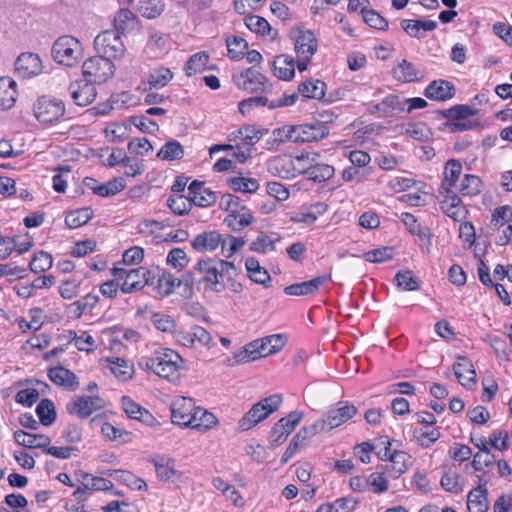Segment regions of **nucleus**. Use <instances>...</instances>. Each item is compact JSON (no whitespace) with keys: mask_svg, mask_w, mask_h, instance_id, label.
<instances>
[{"mask_svg":"<svg viewBox=\"0 0 512 512\" xmlns=\"http://www.w3.org/2000/svg\"><path fill=\"white\" fill-rule=\"evenodd\" d=\"M138 365L141 369L153 372L160 378L169 381L178 380L184 367V360L174 350L160 347L151 355L142 356Z\"/></svg>","mask_w":512,"mask_h":512,"instance_id":"f257e3e1","label":"nucleus"},{"mask_svg":"<svg viewBox=\"0 0 512 512\" xmlns=\"http://www.w3.org/2000/svg\"><path fill=\"white\" fill-rule=\"evenodd\" d=\"M235 271L232 262L214 258L200 259L193 267L194 274L199 275V283L204 284L205 289L217 293L225 290V282L232 279Z\"/></svg>","mask_w":512,"mask_h":512,"instance_id":"f03ea898","label":"nucleus"},{"mask_svg":"<svg viewBox=\"0 0 512 512\" xmlns=\"http://www.w3.org/2000/svg\"><path fill=\"white\" fill-rule=\"evenodd\" d=\"M286 344V338L282 334H272L260 339H256L243 348L235 352L226 359L228 366H236L248 363L257 359L276 354L283 349Z\"/></svg>","mask_w":512,"mask_h":512,"instance_id":"7ed1b4c3","label":"nucleus"},{"mask_svg":"<svg viewBox=\"0 0 512 512\" xmlns=\"http://www.w3.org/2000/svg\"><path fill=\"white\" fill-rule=\"evenodd\" d=\"M283 398L280 394H273L265 397L255 403L238 421V429L248 431L260 422L267 419L272 413L277 411Z\"/></svg>","mask_w":512,"mask_h":512,"instance_id":"20e7f679","label":"nucleus"},{"mask_svg":"<svg viewBox=\"0 0 512 512\" xmlns=\"http://www.w3.org/2000/svg\"><path fill=\"white\" fill-rule=\"evenodd\" d=\"M394 442L387 436L381 437L380 443L384 447L378 451V456L382 461L389 462L385 470L393 479H398L412 466V458L407 452L393 448Z\"/></svg>","mask_w":512,"mask_h":512,"instance_id":"39448f33","label":"nucleus"},{"mask_svg":"<svg viewBox=\"0 0 512 512\" xmlns=\"http://www.w3.org/2000/svg\"><path fill=\"white\" fill-rule=\"evenodd\" d=\"M52 57L60 65L74 67L83 58V46L73 36H61L52 46Z\"/></svg>","mask_w":512,"mask_h":512,"instance_id":"423d86ee","label":"nucleus"},{"mask_svg":"<svg viewBox=\"0 0 512 512\" xmlns=\"http://www.w3.org/2000/svg\"><path fill=\"white\" fill-rule=\"evenodd\" d=\"M111 273L115 280L120 282V290L125 294L142 290L150 279V271L144 267L127 269L114 266Z\"/></svg>","mask_w":512,"mask_h":512,"instance_id":"0eeeda50","label":"nucleus"},{"mask_svg":"<svg viewBox=\"0 0 512 512\" xmlns=\"http://www.w3.org/2000/svg\"><path fill=\"white\" fill-rule=\"evenodd\" d=\"M232 81L238 89L252 94L268 93L272 90L268 78L254 67L233 73Z\"/></svg>","mask_w":512,"mask_h":512,"instance_id":"6e6552de","label":"nucleus"},{"mask_svg":"<svg viewBox=\"0 0 512 512\" xmlns=\"http://www.w3.org/2000/svg\"><path fill=\"white\" fill-rule=\"evenodd\" d=\"M306 160L307 155L304 154L296 157L287 154L278 155L268 160L267 169L274 176L292 179L303 173L305 169L303 164Z\"/></svg>","mask_w":512,"mask_h":512,"instance_id":"1a4fd4ad","label":"nucleus"},{"mask_svg":"<svg viewBox=\"0 0 512 512\" xmlns=\"http://www.w3.org/2000/svg\"><path fill=\"white\" fill-rule=\"evenodd\" d=\"M83 77L93 84H102L113 77L114 63L100 55L93 56L84 61L82 65Z\"/></svg>","mask_w":512,"mask_h":512,"instance_id":"9d476101","label":"nucleus"},{"mask_svg":"<svg viewBox=\"0 0 512 512\" xmlns=\"http://www.w3.org/2000/svg\"><path fill=\"white\" fill-rule=\"evenodd\" d=\"M94 48L100 56L111 61L122 58L126 51L121 35L114 30H105L98 34L94 39Z\"/></svg>","mask_w":512,"mask_h":512,"instance_id":"9b49d317","label":"nucleus"},{"mask_svg":"<svg viewBox=\"0 0 512 512\" xmlns=\"http://www.w3.org/2000/svg\"><path fill=\"white\" fill-rule=\"evenodd\" d=\"M357 408L348 401H339L331 407L324 419L317 421L313 428L320 430H332L346 423L357 414Z\"/></svg>","mask_w":512,"mask_h":512,"instance_id":"f8f14e48","label":"nucleus"},{"mask_svg":"<svg viewBox=\"0 0 512 512\" xmlns=\"http://www.w3.org/2000/svg\"><path fill=\"white\" fill-rule=\"evenodd\" d=\"M294 46L297 56V68L301 72L305 71L312 56L318 49L317 38L311 30H299L295 36Z\"/></svg>","mask_w":512,"mask_h":512,"instance_id":"ddd939ff","label":"nucleus"},{"mask_svg":"<svg viewBox=\"0 0 512 512\" xmlns=\"http://www.w3.org/2000/svg\"><path fill=\"white\" fill-rule=\"evenodd\" d=\"M35 118L42 124H52L65 113L64 103L47 96L40 97L33 107Z\"/></svg>","mask_w":512,"mask_h":512,"instance_id":"4468645a","label":"nucleus"},{"mask_svg":"<svg viewBox=\"0 0 512 512\" xmlns=\"http://www.w3.org/2000/svg\"><path fill=\"white\" fill-rule=\"evenodd\" d=\"M303 418V413L292 411L286 417L281 418L270 432V443L273 447H278L284 443L288 436L294 431L295 427Z\"/></svg>","mask_w":512,"mask_h":512,"instance_id":"2eb2a0df","label":"nucleus"},{"mask_svg":"<svg viewBox=\"0 0 512 512\" xmlns=\"http://www.w3.org/2000/svg\"><path fill=\"white\" fill-rule=\"evenodd\" d=\"M439 202L442 211L454 221L465 219L467 210L455 190L439 191Z\"/></svg>","mask_w":512,"mask_h":512,"instance_id":"dca6fc26","label":"nucleus"},{"mask_svg":"<svg viewBox=\"0 0 512 512\" xmlns=\"http://www.w3.org/2000/svg\"><path fill=\"white\" fill-rule=\"evenodd\" d=\"M197 407L194 400L190 397H175L171 404L172 422L186 427Z\"/></svg>","mask_w":512,"mask_h":512,"instance_id":"f3484780","label":"nucleus"},{"mask_svg":"<svg viewBox=\"0 0 512 512\" xmlns=\"http://www.w3.org/2000/svg\"><path fill=\"white\" fill-rule=\"evenodd\" d=\"M102 406V400L97 396H80L67 403L66 410L71 415L87 418Z\"/></svg>","mask_w":512,"mask_h":512,"instance_id":"a211bd4d","label":"nucleus"},{"mask_svg":"<svg viewBox=\"0 0 512 512\" xmlns=\"http://www.w3.org/2000/svg\"><path fill=\"white\" fill-rule=\"evenodd\" d=\"M307 160L304 161L303 166L305 167L302 174H306L309 180L314 182H323L333 177L335 170L334 167L324 163H316L318 158L317 153H307Z\"/></svg>","mask_w":512,"mask_h":512,"instance_id":"6ab92c4d","label":"nucleus"},{"mask_svg":"<svg viewBox=\"0 0 512 512\" xmlns=\"http://www.w3.org/2000/svg\"><path fill=\"white\" fill-rule=\"evenodd\" d=\"M294 143L316 142L329 134V129L323 123L294 125Z\"/></svg>","mask_w":512,"mask_h":512,"instance_id":"aec40b11","label":"nucleus"},{"mask_svg":"<svg viewBox=\"0 0 512 512\" xmlns=\"http://www.w3.org/2000/svg\"><path fill=\"white\" fill-rule=\"evenodd\" d=\"M69 94L76 105L84 107L95 100L97 92L95 84L84 78L70 84Z\"/></svg>","mask_w":512,"mask_h":512,"instance_id":"412c9836","label":"nucleus"},{"mask_svg":"<svg viewBox=\"0 0 512 512\" xmlns=\"http://www.w3.org/2000/svg\"><path fill=\"white\" fill-rule=\"evenodd\" d=\"M15 69L20 77L32 78L42 73L43 65L37 54L27 52L17 58Z\"/></svg>","mask_w":512,"mask_h":512,"instance_id":"4be33fe9","label":"nucleus"},{"mask_svg":"<svg viewBox=\"0 0 512 512\" xmlns=\"http://www.w3.org/2000/svg\"><path fill=\"white\" fill-rule=\"evenodd\" d=\"M454 374L458 382L467 389H472L476 384V372L472 362L463 356H459L453 365Z\"/></svg>","mask_w":512,"mask_h":512,"instance_id":"5701e85b","label":"nucleus"},{"mask_svg":"<svg viewBox=\"0 0 512 512\" xmlns=\"http://www.w3.org/2000/svg\"><path fill=\"white\" fill-rule=\"evenodd\" d=\"M221 243V234L218 231L212 230L205 231L195 236L191 241V246L197 252L205 253L215 251Z\"/></svg>","mask_w":512,"mask_h":512,"instance_id":"b1692460","label":"nucleus"},{"mask_svg":"<svg viewBox=\"0 0 512 512\" xmlns=\"http://www.w3.org/2000/svg\"><path fill=\"white\" fill-rule=\"evenodd\" d=\"M330 279L329 275L315 277L309 281L296 283L285 287L284 293L290 296H305L315 293L319 287Z\"/></svg>","mask_w":512,"mask_h":512,"instance_id":"393cba45","label":"nucleus"},{"mask_svg":"<svg viewBox=\"0 0 512 512\" xmlns=\"http://www.w3.org/2000/svg\"><path fill=\"white\" fill-rule=\"evenodd\" d=\"M424 94L431 100L445 101L454 96L455 87L447 80H434L425 88Z\"/></svg>","mask_w":512,"mask_h":512,"instance_id":"a878e982","label":"nucleus"},{"mask_svg":"<svg viewBox=\"0 0 512 512\" xmlns=\"http://www.w3.org/2000/svg\"><path fill=\"white\" fill-rule=\"evenodd\" d=\"M217 425L218 419L216 416L208 410L198 406L186 427L206 432L215 428Z\"/></svg>","mask_w":512,"mask_h":512,"instance_id":"bb28decb","label":"nucleus"},{"mask_svg":"<svg viewBox=\"0 0 512 512\" xmlns=\"http://www.w3.org/2000/svg\"><path fill=\"white\" fill-rule=\"evenodd\" d=\"M188 193L192 203L200 207L210 206L215 203L217 199L216 194L212 190L196 181L189 185Z\"/></svg>","mask_w":512,"mask_h":512,"instance_id":"cd10ccee","label":"nucleus"},{"mask_svg":"<svg viewBox=\"0 0 512 512\" xmlns=\"http://www.w3.org/2000/svg\"><path fill=\"white\" fill-rule=\"evenodd\" d=\"M157 477L162 481L178 480L182 473L175 468V461L166 456H157L153 459Z\"/></svg>","mask_w":512,"mask_h":512,"instance_id":"c85d7f7f","label":"nucleus"},{"mask_svg":"<svg viewBox=\"0 0 512 512\" xmlns=\"http://www.w3.org/2000/svg\"><path fill=\"white\" fill-rule=\"evenodd\" d=\"M122 406L128 417L138 420L146 425H153L156 421L155 417L145 408L134 402L130 397L122 398Z\"/></svg>","mask_w":512,"mask_h":512,"instance_id":"c756f323","label":"nucleus"},{"mask_svg":"<svg viewBox=\"0 0 512 512\" xmlns=\"http://www.w3.org/2000/svg\"><path fill=\"white\" fill-rule=\"evenodd\" d=\"M48 377L54 384L70 390H76L79 386L76 375L62 366L49 369Z\"/></svg>","mask_w":512,"mask_h":512,"instance_id":"7c9ffc66","label":"nucleus"},{"mask_svg":"<svg viewBox=\"0 0 512 512\" xmlns=\"http://www.w3.org/2000/svg\"><path fill=\"white\" fill-rule=\"evenodd\" d=\"M17 83L10 77L0 78V109H11L17 100Z\"/></svg>","mask_w":512,"mask_h":512,"instance_id":"2f4dec72","label":"nucleus"},{"mask_svg":"<svg viewBox=\"0 0 512 512\" xmlns=\"http://www.w3.org/2000/svg\"><path fill=\"white\" fill-rule=\"evenodd\" d=\"M392 77L401 83H411L420 79L422 75L413 63L402 59L392 69Z\"/></svg>","mask_w":512,"mask_h":512,"instance_id":"473e14b6","label":"nucleus"},{"mask_svg":"<svg viewBox=\"0 0 512 512\" xmlns=\"http://www.w3.org/2000/svg\"><path fill=\"white\" fill-rule=\"evenodd\" d=\"M15 441L27 448H46L50 445L51 439L44 434H32L23 430L14 432Z\"/></svg>","mask_w":512,"mask_h":512,"instance_id":"72a5a7b5","label":"nucleus"},{"mask_svg":"<svg viewBox=\"0 0 512 512\" xmlns=\"http://www.w3.org/2000/svg\"><path fill=\"white\" fill-rule=\"evenodd\" d=\"M254 222L255 217L245 208H242L240 211H232L224 218V224L233 231H240L252 225Z\"/></svg>","mask_w":512,"mask_h":512,"instance_id":"f704fd0d","label":"nucleus"},{"mask_svg":"<svg viewBox=\"0 0 512 512\" xmlns=\"http://www.w3.org/2000/svg\"><path fill=\"white\" fill-rule=\"evenodd\" d=\"M462 174V164L456 159H450L446 162L443 172V180L439 191L453 190L460 175Z\"/></svg>","mask_w":512,"mask_h":512,"instance_id":"c9c22d12","label":"nucleus"},{"mask_svg":"<svg viewBox=\"0 0 512 512\" xmlns=\"http://www.w3.org/2000/svg\"><path fill=\"white\" fill-rule=\"evenodd\" d=\"M326 84L319 79H308L298 85V93L307 99L321 100L325 96Z\"/></svg>","mask_w":512,"mask_h":512,"instance_id":"e433bc0d","label":"nucleus"},{"mask_svg":"<svg viewBox=\"0 0 512 512\" xmlns=\"http://www.w3.org/2000/svg\"><path fill=\"white\" fill-rule=\"evenodd\" d=\"M401 27L409 36L421 38L422 31H433L436 29L437 23L433 20L404 19L401 21Z\"/></svg>","mask_w":512,"mask_h":512,"instance_id":"4c0bfd02","label":"nucleus"},{"mask_svg":"<svg viewBox=\"0 0 512 512\" xmlns=\"http://www.w3.org/2000/svg\"><path fill=\"white\" fill-rule=\"evenodd\" d=\"M273 74L278 79L284 81L291 80L295 74L294 60L285 55L275 57L273 61Z\"/></svg>","mask_w":512,"mask_h":512,"instance_id":"58836bf2","label":"nucleus"},{"mask_svg":"<svg viewBox=\"0 0 512 512\" xmlns=\"http://www.w3.org/2000/svg\"><path fill=\"white\" fill-rule=\"evenodd\" d=\"M248 277L255 283L266 286L271 277L268 271L262 267L257 259L248 257L245 260Z\"/></svg>","mask_w":512,"mask_h":512,"instance_id":"ea45409f","label":"nucleus"},{"mask_svg":"<svg viewBox=\"0 0 512 512\" xmlns=\"http://www.w3.org/2000/svg\"><path fill=\"white\" fill-rule=\"evenodd\" d=\"M294 125H284L274 129L271 136L266 140V149L274 150L280 145L293 142Z\"/></svg>","mask_w":512,"mask_h":512,"instance_id":"a19ab883","label":"nucleus"},{"mask_svg":"<svg viewBox=\"0 0 512 512\" xmlns=\"http://www.w3.org/2000/svg\"><path fill=\"white\" fill-rule=\"evenodd\" d=\"M209 55L205 51L193 54L185 64L184 70L188 77L202 73L211 67L208 66Z\"/></svg>","mask_w":512,"mask_h":512,"instance_id":"79ce46f5","label":"nucleus"},{"mask_svg":"<svg viewBox=\"0 0 512 512\" xmlns=\"http://www.w3.org/2000/svg\"><path fill=\"white\" fill-rule=\"evenodd\" d=\"M108 368L120 381H127L134 373L133 364L125 359L114 357L108 358Z\"/></svg>","mask_w":512,"mask_h":512,"instance_id":"37998d69","label":"nucleus"},{"mask_svg":"<svg viewBox=\"0 0 512 512\" xmlns=\"http://www.w3.org/2000/svg\"><path fill=\"white\" fill-rule=\"evenodd\" d=\"M382 117H392L396 113L405 112L406 101L404 97L389 94L381 101Z\"/></svg>","mask_w":512,"mask_h":512,"instance_id":"c03bdc74","label":"nucleus"},{"mask_svg":"<svg viewBox=\"0 0 512 512\" xmlns=\"http://www.w3.org/2000/svg\"><path fill=\"white\" fill-rule=\"evenodd\" d=\"M84 486L85 489L78 488L74 492V496H76L77 498H82V496L86 494V490L107 491L113 487V483L110 480L102 477H94L87 475L84 477Z\"/></svg>","mask_w":512,"mask_h":512,"instance_id":"a18cd8bd","label":"nucleus"},{"mask_svg":"<svg viewBox=\"0 0 512 512\" xmlns=\"http://www.w3.org/2000/svg\"><path fill=\"white\" fill-rule=\"evenodd\" d=\"M137 25L136 16L129 9H120L114 18V27L119 35L133 30Z\"/></svg>","mask_w":512,"mask_h":512,"instance_id":"49530a36","label":"nucleus"},{"mask_svg":"<svg viewBox=\"0 0 512 512\" xmlns=\"http://www.w3.org/2000/svg\"><path fill=\"white\" fill-rule=\"evenodd\" d=\"M469 512H487L489 508L488 491L471 490L467 496Z\"/></svg>","mask_w":512,"mask_h":512,"instance_id":"de8ad7c7","label":"nucleus"},{"mask_svg":"<svg viewBox=\"0 0 512 512\" xmlns=\"http://www.w3.org/2000/svg\"><path fill=\"white\" fill-rule=\"evenodd\" d=\"M130 131V124H127L125 122H112L107 124L104 133L108 141L115 143L123 142L125 139H127L130 134Z\"/></svg>","mask_w":512,"mask_h":512,"instance_id":"09e8293b","label":"nucleus"},{"mask_svg":"<svg viewBox=\"0 0 512 512\" xmlns=\"http://www.w3.org/2000/svg\"><path fill=\"white\" fill-rule=\"evenodd\" d=\"M280 240L276 233L261 234L250 244V250L257 253H268L275 250V244Z\"/></svg>","mask_w":512,"mask_h":512,"instance_id":"8fccbe9b","label":"nucleus"},{"mask_svg":"<svg viewBox=\"0 0 512 512\" xmlns=\"http://www.w3.org/2000/svg\"><path fill=\"white\" fill-rule=\"evenodd\" d=\"M92 217V209L89 207H84L69 212L65 217V223L69 228L75 229L86 224Z\"/></svg>","mask_w":512,"mask_h":512,"instance_id":"3c124183","label":"nucleus"},{"mask_svg":"<svg viewBox=\"0 0 512 512\" xmlns=\"http://www.w3.org/2000/svg\"><path fill=\"white\" fill-rule=\"evenodd\" d=\"M173 78V73L165 67H158L149 72L147 81L151 88H162Z\"/></svg>","mask_w":512,"mask_h":512,"instance_id":"603ef678","label":"nucleus"},{"mask_svg":"<svg viewBox=\"0 0 512 512\" xmlns=\"http://www.w3.org/2000/svg\"><path fill=\"white\" fill-rule=\"evenodd\" d=\"M183 156L184 149L176 140L166 142L157 153L158 158L167 161L178 160Z\"/></svg>","mask_w":512,"mask_h":512,"instance_id":"864d4df0","label":"nucleus"},{"mask_svg":"<svg viewBox=\"0 0 512 512\" xmlns=\"http://www.w3.org/2000/svg\"><path fill=\"white\" fill-rule=\"evenodd\" d=\"M396 286L404 291H416L420 288L418 279L411 270H402L395 275Z\"/></svg>","mask_w":512,"mask_h":512,"instance_id":"5fc2aeb1","label":"nucleus"},{"mask_svg":"<svg viewBox=\"0 0 512 512\" xmlns=\"http://www.w3.org/2000/svg\"><path fill=\"white\" fill-rule=\"evenodd\" d=\"M192 204L189 195H171L167 200L168 207L177 215L187 214L191 210Z\"/></svg>","mask_w":512,"mask_h":512,"instance_id":"6e6d98bb","label":"nucleus"},{"mask_svg":"<svg viewBox=\"0 0 512 512\" xmlns=\"http://www.w3.org/2000/svg\"><path fill=\"white\" fill-rule=\"evenodd\" d=\"M226 43L230 59L238 61L243 58L248 48V44L244 38L239 36L229 37Z\"/></svg>","mask_w":512,"mask_h":512,"instance_id":"4d7b16f0","label":"nucleus"},{"mask_svg":"<svg viewBox=\"0 0 512 512\" xmlns=\"http://www.w3.org/2000/svg\"><path fill=\"white\" fill-rule=\"evenodd\" d=\"M114 477L124 485L134 490H146V482L129 471L115 470Z\"/></svg>","mask_w":512,"mask_h":512,"instance_id":"13d9d810","label":"nucleus"},{"mask_svg":"<svg viewBox=\"0 0 512 512\" xmlns=\"http://www.w3.org/2000/svg\"><path fill=\"white\" fill-rule=\"evenodd\" d=\"M36 413L44 426L51 425L56 419L54 404L48 399H43L39 402Z\"/></svg>","mask_w":512,"mask_h":512,"instance_id":"bf43d9fd","label":"nucleus"},{"mask_svg":"<svg viewBox=\"0 0 512 512\" xmlns=\"http://www.w3.org/2000/svg\"><path fill=\"white\" fill-rule=\"evenodd\" d=\"M512 222V208L510 206L497 207L491 217V227L500 231L502 227Z\"/></svg>","mask_w":512,"mask_h":512,"instance_id":"052dcab7","label":"nucleus"},{"mask_svg":"<svg viewBox=\"0 0 512 512\" xmlns=\"http://www.w3.org/2000/svg\"><path fill=\"white\" fill-rule=\"evenodd\" d=\"M53 265V258L51 254L45 251H39L34 254L30 261V270L33 273H42L48 271Z\"/></svg>","mask_w":512,"mask_h":512,"instance_id":"680f3d73","label":"nucleus"},{"mask_svg":"<svg viewBox=\"0 0 512 512\" xmlns=\"http://www.w3.org/2000/svg\"><path fill=\"white\" fill-rule=\"evenodd\" d=\"M482 181L478 176L466 174L462 178L458 190L467 196H473L480 193Z\"/></svg>","mask_w":512,"mask_h":512,"instance_id":"e2e57ef3","label":"nucleus"},{"mask_svg":"<svg viewBox=\"0 0 512 512\" xmlns=\"http://www.w3.org/2000/svg\"><path fill=\"white\" fill-rule=\"evenodd\" d=\"M166 263L172 268L181 271L189 264V257L182 248H173L167 254Z\"/></svg>","mask_w":512,"mask_h":512,"instance_id":"0e129e2a","label":"nucleus"},{"mask_svg":"<svg viewBox=\"0 0 512 512\" xmlns=\"http://www.w3.org/2000/svg\"><path fill=\"white\" fill-rule=\"evenodd\" d=\"M442 488L450 493H459L463 490V483L460 475L455 471H447L441 477Z\"/></svg>","mask_w":512,"mask_h":512,"instance_id":"69168bd1","label":"nucleus"},{"mask_svg":"<svg viewBox=\"0 0 512 512\" xmlns=\"http://www.w3.org/2000/svg\"><path fill=\"white\" fill-rule=\"evenodd\" d=\"M259 186L258 180L254 178L234 177L230 180V187L237 192L254 193Z\"/></svg>","mask_w":512,"mask_h":512,"instance_id":"338daca9","label":"nucleus"},{"mask_svg":"<svg viewBox=\"0 0 512 512\" xmlns=\"http://www.w3.org/2000/svg\"><path fill=\"white\" fill-rule=\"evenodd\" d=\"M239 133L243 136V146H253L264 136L266 130L254 125H245L239 128Z\"/></svg>","mask_w":512,"mask_h":512,"instance_id":"774afa93","label":"nucleus"}]
</instances>
